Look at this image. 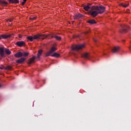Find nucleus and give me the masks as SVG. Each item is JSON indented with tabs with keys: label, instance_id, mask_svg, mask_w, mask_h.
Listing matches in <instances>:
<instances>
[{
	"label": "nucleus",
	"instance_id": "obj_27",
	"mask_svg": "<svg viewBox=\"0 0 131 131\" xmlns=\"http://www.w3.org/2000/svg\"><path fill=\"white\" fill-rule=\"evenodd\" d=\"M26 2H27V0H24L23 2H21V5H23V6H24V5H25V3H26Z\"/></svg>",
	"mask_w": 131,
	"mask_h": 131
},
{
	"label": "nucleus",
	"instance_id": "obj_32",
	"mask_svg": "<svg viewBox=\"0 0 131 131\" xmlns=\"http://www.w3.org/2000/svg\"><path fill=\"white\" fill-rule=\"evenodd\" d=\"M19 38H21V37H22V35H19Z\"/></svg>",
	"mask_w": 131,
	"mask_h": 131
},
{
	"label": "nucleus",
	"instance_id": "obj_14",
	"mask_svg": "<svg viewBox=\"0 0 131 131\" xmlns=\"http://www.w3.org/2000/svg\"><path fill=\"white\" fill-rule=\"evenodd\" d=\"M0 5L1 6H7V5H8V2L5 1H0Z\"/></svg>",
	"mask_w": 131,
	"mask_h": 131
},
{
	"label": "nucleus",
	"instance_id": "obj_29",
	"mask_svg": "<svg viewBox=\"0 0 131 131\" xmlns=\"http://www.w3.org/2000/svg\"><path fill=\"white\" fill-rule=\"evenodd\" d=\"M0 69H2V70L5 69V67H4V66H1L0 67Z\"/></svg>",
	"mask_w": 131,
	"mask_h": 131
},
{
	"label": "nucleus",
	"instance_id": "obj_30",
	"mask_svg": "<svg viewBox=\"0 0 131 131\" xmlns=\"http://www.w3.org/2000/svg\"><path fill=\"white\" fill-rule=\"evenodd\" d=\"M12 21H13V19H8V22H12Z\"/></svg>",
	"mask_w": 131,
	"mask_h": 131
},
{
	"label": "nucleus",
	"instance_id": "obj_20",
	"mask_svg": "<svg viewBox=\"0 0 131 131\" xmlns=\"http://www.w3.org/2000/svg\"><path fill=\"white\" fill-rule=\"evenodd\" d=\"M28 39H29V40H30V41H33V40H34V37H32L31 36H29L28 37H27Z\"/></svg>",
	"mask_w": 131,
	"mask_h": 131
},
{
	"label": "nucleus",
	"instance_id": "obj_24",
	"mask_svg": "<svg viewBox=\"0 0 131 131\" xmlns=\"http://www.w3.org/2000/svg\"><path fill=\"white\" fill-rule=\"evenodd\" d=\"M29 55V53L28 52H24L23 53V57H27Z\"/></svg>",
	"mask_w": 131,
	"mask_h": 131
},
{
	"label": "nucleus",
	"instance_id": "obj_16",
	"mask_svg": "<svg viewBox=\"0 0 131 131\" xmlns=\"http://www.w3.org/2000/svg\"><path fill=\"white\" fill-rule=\"evenodd\" d=\"M52 57H56V58H59L60 57V54L55 52L52 55H51Z\"/></svg>",
	"mask_w": 131,
	"mask_h": 131
},
{
	"label": "nucleus",
	"instance_id": "obj_15",
	"mask_svg": "<svg viewBox=\"0 0 131 131\" xmlns=\"http://www.w3.org/2000/svg\"><path fill=\"white\" fill-rule=\"evenodd\" d=\"M40 39H45L48 37V36H50V35H40Z\"/></svg>",
	"mask_w": 131,
	"mask_h": 131
},
{
	"label": "nucleus",
	"instance_id": "obj_12",
	"mask_svg": "<svg viewBox=\"0 0 131 131\" xmlns=\"http://www.w3.org/2000/svg\"><path fill=\"white\" fill-rule=\"evenodd\" d=\"M14 56L16 58H20V57H23V53H22V52H19L17 53L16 54H15L14 55Z\"/></svg>",
	"mask_w": 131,
	"mask_h": 131
},
{
	"label": "nucleus",
	"instance_id": "obj_1",
	"mask_svg": "<svg viewBox=\"0 0 131 131\" xmlns=\"http://www.w3.org/2000/svg\"><path fill=\"white\" fill-rule=\"evenodd\" d=\"M92 11L91 15L92 17H95L98 15V14H103V12H105V7L103 6H93Z\"/></svg>",
	"mask_w": 131,
	"mask_h": 131
},
{
	"label": "nucleus",
	"instance_id": "obj_33",
	"mask_svg": "<svg viewBox=\"0 0 131 131\" xmlns=\"http://www.w3.org/2000/svg\"><path fill=\"white\" fill-rule=\"evenodd\" d=\"M2 85L0 84V88H2Z\"/></svg>",
	"mask_w": 131,
	"mask_h": 131
},
{
	"label": "nucleus",
	"instance_id": "obj_23",
	"mask_svg": "<svg viewBox=\"0 0 131 131\" xmlns=\"http://www.w3.org/2000/svg\"><path fill=\"white\" fill-rule=\"evenodd\" d=\"M34 39H40V35H37L34 36Z\"/></svg>",
	"mask_w": 131,
	"mask_h": 131
},
{
	"label": "nucleus",
	"instance_id": "obj_26",
	"mask_svg": "<svg viewBox=\"0 0 131 131\" xmlns=\"http://www.w3.org/2000/svg\"><path fill=\"white\" fill-rule=\"evenodd\" d=\"M6 69L7 70H11V69H12V67L10 66H8V67L6 68Z\"/></svg>",
	"mask_w": 131,
	"mask_h": 131
},
{
	"label": "nucleus",
	"instance_id": "obj_8",
	"mask_svg": "<svg viewBox=\"0 0 131 131\" xmlns=\"http://www.w3.org/2000/svg\"><path fill=\"white\" fill-rule=\"evenodd\" d=\"M82 57L83 58H85V59H88V60H90V58H91V56H90V54L88 53H85L83 54Z\"/></svg>",
	"mask_w": 131,
	"mask_h": 131
},
{
	"label": "nucleus",
	"instance_id": "obj_28",
	"mask_svg": "<svg viewBox=\"0 0 131 131\" xmlns=\"http://www.w3.org/2000/svg\"><path fill=\"white\" fill-rule=\"evenodd\" d=\"M30 20H36V16H35L34 17H31L30 18Z\"/></svg>",
	"mask_w": 131,
	"mask_h": 131
},
{
	"label": "nucleus",
	"instance_id": "obj_22",
	"mask_svg": "<svg viewBox=\"0 0 131 131\" xmlns=\"http://www.w3.org/2000/svg\"><path fill=\"white\" fill-rule=\"evenodd\" d=\"M5 53H6V55H10L11 51H10L8 49H6Z\"/></svg>",
	"mask_w": 131,
	"mask_h": 131
},
{
	"label": "nucleus",
	"instance_id": "obj_13",
	"mask_svg": "<svg viewBox=\"0 0 131 131\" xmlns=\"http://www.w3.org/2000/svg\"><path fill=\"white\" fill-rule=\"evenodd\" d=\"M10 4H18L19 1L18 0H8Z\"/></svg>",
	"mask_w": 131,
	"mask_h": 131
},
{
	"label": "nucleus",
	"instance_id": "obj_25",
	"mask_svg": "<svg viewBox=\"0 0 131 131\" xmlns=\"http://www.w3.org/2000/svg\"><path fill=\"white\" fill-rule=\"evenodd\" d=\"M54 37L57 40H61V37L58 36H55Z\"/></svg>",
	"mask_w": 131,
	"mask_h": 131
},
{
	"label": "nucleus",
	"instance_id": "obj_6",
	"mask_svg": "<svg viewBox=\"0 0 131 131\" xmlns=\"http://www.w3.org/2000/svg\"><path fill=\"white\" fill-rule=\"evenodd\" d=\"M25 61V58L23 57L19 59H16V63H18V64H22Z\"/></svg>",
	"mask_w": 131,
	"mask_h": 131
},
{
	"label": "nucleus",
	"instance_id": "obj_21",
	"mask_svg": "<svg viewBox=\"0 0 131 131\" xmlns=\"http://www.w3.org/2000/svg\"><path fill=\"white\" fill-rule=\"evenodd\" d=\"M0 55L1 56H4V48H0Z\"/></svg>",
	"mask_w": 131,
	"mask_h": 131
},
{
	"label": "nucleus",
	"instance_id": "obj_9",
	"mask_svg": "<svg viewBox=\"0 0 131 131\" xmlns=\"http://www.w3.org/2000/svg\"><path fill=\"white\" fill-rule=\"evenodd\" d=\"M81 17H82V15L79 13H77L76 14H75V15L74 16V19L76 20L77 19H79V18H81Z\"/></svg>",
	"mask_w": 131,
	"mask_h": 131
},
{
	"label": "nucleus",
	"instance_id": "obj_10",
	"mask_svg": "<svg viewBox=\"0 0 131 131\" xmlns=\"http://www.w3.org/2000/svg\"><path fill=\"white\" fill-rule=\"evenodd\" d=\"M120 6H122L123 8H127L129 6V3L128 2H126L125 3L120 4Z\"/></svg>",
	"mask_w": 131,
	"mask_h": 131
},
{
	"label": "nucleus",
	"instance_id": "obj_11",
	"mask_svg": "<svg viewBox=\"0 0 131 131\" xmlns=\"http://www.w3.org/2000/svg\"><path fill=\"white\" fill-rule=\"evenodd\" d=\"M120 49V47H115L112 49L113 53H117Z\"/></svg>",
	"mask_w": 131,
	"mask_h": 131
},
{
	"label": "nucleus",
	"instance_id": "obj_4",
	"mask_svg": "<svg viewBox=\"0 0 131 131\" xmlns=\"http://www.w3.org/2000/svg\"><path fill=\"white\" fill-rule=\"evenodd\" d=\"M93 7H94V6H92V5H87L84 7V9L85 11H89V10H90V13H91L92 12V8Z\"/></svg>",
	"mask_w": 131,
	"mask_h": 131
},
{
	"label": "nucleus",
	"instance_id": "obj_2",
	"mask_svg": "<svg viewBox=\"0 0 131 131\" xmlns=\"http://www.w3.org/2000/svg\"><path fill=\"white\" fill-rule=\"evenodd\" d=\"M84 44H81L79 45H72V50L73 51H78V50H81L85 48Z\"/></svg>",
	"mask_w": 131,
	"mask_h": 131
},
{
	"label": "nucleus",
	"instance_id": "obj_18",
	"mask_svg": "<svg viewBox=\"0 0 131 131\" xmlns=\"http://www.w3.org/2000/svg\"><path fill=\"white\" fill-rule=\"evenodd\" d=\"M42 54V50H39L38 52V54H37V58L39 59V57H40L41 56Z\"/></svg>",
	"mask_w": 131,
	"mask_h": 131
},
{
	"label": "nucleus",
	"instance_id": "obj_17",
	"mask_svg": "<svg viewBox=\"0 0 131 131\" xmlns=\"http://www.w3.org/2000/svg\"><path fill=\"white\" fill-rule=\"evenodd\" d=\"M88 23H90V24H96L97 23V21L95 19H91L90 20L88 21Z\"/></svg>",
	"mask_w": 131,
	"mask_h": 131
},
{
	"label": "nucleus",
	"instance_id": "obj_5",
	"mask_svg": "<svg viewBox=\"0 0 131 131\" xmlns=\"http://www.w3.org/2000/svg\"><path fill=\"white\" fill-rule=\"evenodd\" d=\"M36 59L35 56H33L31 59H29L28 64H33L35 62V60Z\"/></svg>",
	"mask_w": 131,
	"mask_h": 131
},
{
	"label": "nucleus",
	"instance_id": "obj_3",
	"mask_svg": "<svg viewBox=\"0 0 131 131\" xmlns=\"http://www.w3.org/2000/svg\"><path fill=\"white\" fill-rule=\"evenodd\" d=\"M55 51H57V48H56V47H52L49 52H47L46 53V57H49V56H51V55H52V54H53V53H54V52H55Z\"/></svg>",
	"mask_w": 131,
	"mask_h": 131
},
{
	"label": "nucleus",
	"instance_id": "obj_19",
	"mask_svg": "<svg viewBox=\"0 0 131 131\" xmlns=\"http://www.w3.org/2000/svg\"><path fill=\"white\" fill-rule=\"evenodd\" d=\"M1 36V38H9V37H10V36H11V35H2Z\"/></svg>",
	"mask_w": 131,
	"mask_h": 131
},
{
	"label": "nucleus",
	"instance_id": "obj_34",
	"mask_svg": "<svg viewBox=\"0 0 131 131\" xmlns=\"http://www.w3.org/2000/svg\"><path fill=\"white\" fill-rule=\"evenodd\" d=\"M51 37H54V36H51Z\"/></svg>",
	"mask_w": 131,
	"mask_h": 131
},
{
	"label": "nucleus",
	"instance_id": "obj_31",
	"mask_svg": "<svg viewBox=\"0 0 131 131\" xmlns=\"http://www.w3.org/2000/svg\"><path fill=\"white\" fill-rule=\"evenodd\" d=\"M85 34H88L89 33V31H86L84 32Z\"/></svg>",
	"mask_w": 131,
	"mask_h": 131
},
{
	"label": "nucleus",
	"instance_id": "obj_7",
	"mask_svg": "<svg viewBox=\"0 0 131 131\" xmlns=\"http://www.w3.org/2000/svg\"><path fill=\"white\" fill-rule=\"evenodd\" d=\"M16 45L18 47H24L25 46V42L23 41H18L16 42Z\"/></svg>",
	"mask_w": 131,
	"mask_h": 131
}]
</instances>
